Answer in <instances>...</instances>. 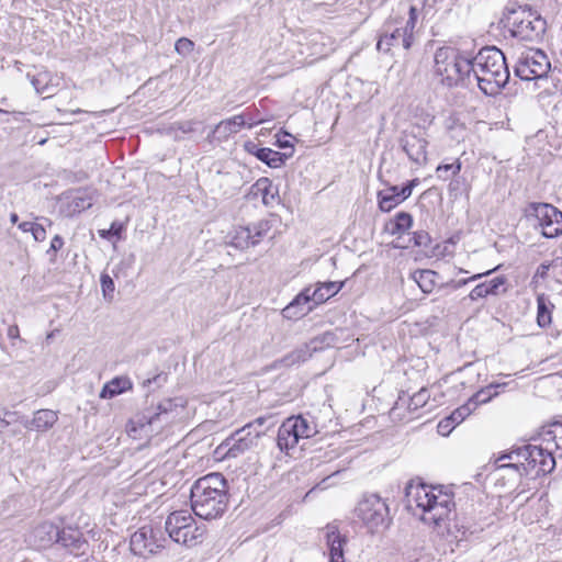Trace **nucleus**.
<instances>
[{
	"instance_id": "obj_1",
	"label": "nucleus",
	"mask_w": 562,
	"mask_h": 562,
	"mask_svg": "<svg viewBox=\"0 0 562 562\" xmlns=\"http://www.w3.org/2000/svg\"><path fill=\"white\" fill-rule=\"evenodd\" d=\"M408 502H414L416 507L423 510L422 520L425 524L432 525L435 530L447 537H452L457 542L465 539L467 529L464 527L459 528L457 524L453 527L457 533L452 531L450 526V515L453 505L452 497L449 494H442L441 492L437 495L434 488L425 484L417 486H408L406 491Z\"/></svg>"
},
{
	"instance_id": "obj_2",
	"label": "nucleus",
	"mask_w": 562,
	"mask_h": 562,
	"mask_svg": "<svg viewBox=\"0 0 562 562\" xmlns=\"http://www.w3.org/2000/svg\"><path fill=\"white\" fill-rule=\"evenodd\" d=\"M471 80L486 95H496L508 83L509 69L504 53L496 46H485L471 57Z\"/></svg>"
},
{
	"instance_id": "obj_3",
	"label": "nucleus",
	"mask_w": 562,
	"mask_h": 562,
	"mask_svg": "<svg viewBox=\"0 0 562 562\" xmlns=\"http://www.w3.org/2000/svg\"><path fill=\"white\" fill-rule=\"evenodd\" d=\"M191 508L202 519L221 517L227 508V482L221 473H211L194 482L190 491Z\"/></svg>"
},
{
	"instance_id": "obj_4",
	"label": "nucleus",
	"mask_w": 562,
	"mask_h": 562,
	"mask_svg": "<svg viewBox=\"0 0 562 562\" xmlns=\"http://www.w3.org/2000/svg\"><path fill=\"white\" fill-rule=\"evenodd\" d=\"M435 76L440 82L448 87H468L471 83V57L462 54L460 50L442 46L435 53Z\"/></svg>"
},
{
	"instance_id": "obj_5",
	"label": "nucleus",
	"mask_w": 562,
	"mask_h": 562,
	"mask_svg": "<svg viewBox=\"0 0 562 562\" xmlns=\"http://www.w3.org/2000/svg\"><path fill=\"white\" fill-rule=\"evenodd\" d=\"M165 530L169 538L184 546H193L200 542L205 532V526H198L195 519L188 510H175L165 521Z\"/></svg>"
},
{
	"instance_id": "obj_6",
	"label": "nucleus",
	"mask_w": 562,
	"mask_h": 562,
	"mask_svg": "<svg viewBox=\"0 0 562 562\" xmlns=\"http://www.w3.org/2000/svg\"><path fill=\"white\" fill-rule=\"evenodd\" d=\"M507 22L510 36L519 42L537 43L547 30L546 20L531 11H512Z\"/></svg>"
},
{
	"instance_id": "obj_7",
	"label": "nucleus",
	"mask_w": 562,
	"mask_h": 562,
	"mask_svg": "<svg viewBox=\"0 0 562 562\" xmlns=\"http://www.w3.org/2000/svg\"><path fill=\"white\" fill-rule=\"evenodd\" d=\"M389 514V506L385 501L374 493L363 495L356 508L357 517L371 532L379 530L381 527H387L390 522Z\"/></svg>"
},
{
	"instance_id": "obj_8",
	"label": "nucleus",
	"mask_w": 562,
	"mask_h": 562,
	"mask_svg": "<svg viewBox=\"0 0 562 562\" xmlns=\"http://www.w3.org/2000/svg\"><path fill=\"white\" fill-rule=\"evenodd\" d=\"M550 69V60L543 50L528 48L517 57L514 74L521 80L531 81L544 78Z\"/></svg>"
},
{
	"instance_id": "obj_9",
	"label": "nucleus",
	"mask_w": 562,
	"mask_h": 562,
	"mask_svg": "<svg viewBox=\"0 0 562 562\" xmlns=\"http://www.w3.org/2000/svg\"><path fill=\"white\" fill-rule=\"evenodd\" d=\"M521 475L537 479L551 473L555 467V457L541 445H526V459L522 463Z\"/></svg>"
},
{
	"instance_id": "obj_10",
	"label": "nucleus",
	"mask_w": 562,
	"mask_h": 562,
	"mask_svg": "<svg viewBox=\"0 0 562 562\" xmlns=\"http://www.w3.org/2000/svg\"><path fill=\"white\" fill-rule=\"evenodd\" d=\"M166 542L167 538L159 528L143 526L131 536L130 547L133 554L147 558L157 554Z\"/></svg>"
},
{
	"instance_id": "obj_11",
	"label": "nucleus",
	"mask_w": 562,
	"mask_h": 562,
	"mask_svg": "<svg viewBox=\"0 0 562 562\" xmlns=\"http://www.w3.org/2000/svg\"><path fill=\"white\" fill-rule=\"evenodd\" d=\"M261 435H263V430L252 432L251 425H245L224 441V446L227 447L226 457L237 458L243 454L257 445Z\"/></svg>"
},
{
	"instance_id": "obj_12",
	"label": "nucleus",
	"mask_w": 562,
	"mask_h": 562,
	"mask_svg": "<svg viewBox=\"0 0 562 562\" xmlns=\"http://www.w3.org/2000/svg\"><path fill=\"white\" fill-rule=\"evenodd\" d=\"M334 340V335L331 333H325L317 337L311 339L304 346L293 350L282 358V363L284 366H293L301 362H305L308 360L313 352L324 349L325 347L330 346Z\"/></svg>"
},
{
	"instance_id": "obj_13",
	"label": "nucleus",
	"mask_w": 562,
	"mask_h": 562,
	"mask_svg": "<svg viewBox=\"0 0 562 562\" xmlns=\"http://www.w3.org/2000/svg\"><path fill=\"white\" fill-rule=\"evenodd\" d=\"M412 225L413 218L409 213H396L384 224L383 233L396 237L392 241L394 248L408 249L409 243H406V239Z\"/></svg>"
},
{
	"instance_id": "obj_14",
	"label": "nucleus",
	"mask_w": 562,
	"mask_h": 562,
	"mask_svg": "<svg viewBox=\"0 0 562 562\" xmlns=\"http://www.w3.org/2000/svg\"><path fill=\"white\" fill-rule=\"evenodd\" d=\"M400 146L413 164L417 166L427 164L428 142L423 136L413 132H404L400 138Z\"/></svg>"
},
{
	"instance_id": "obj_15",
	"label": "nucleus",
	"mask_w": 562,
	"mask_h": 562,
	"mask_svg": "<svg viewBox=\"0 0 562 562\" xmlns=\"http://www.w3.org/2000/svg\"><path fill=\"white\" fill-rule=\"evenodd\" d=\"M418 183V179H413L402 187L391 186L381 190L378 194L380 211H392L412 194L414 187Z\"/></svg>"
},
{
	"instance_id": "obj_16",
	"label": "nucleus",
	"mask_w": 562,
	"mask_h": 562,
	"mask_svg": "<svg viewBox=\"0 0 562 562\" xmlns=\"http://www.w3.org/2000/svg\"><path fill=\"white\" fill-rule=\"evenodd\" d=\"M244 147L247 153L254 155L270 168L283 166L285 161L292 157V153H280L268 147H259L258 144L254 142H246Z\"/></svg>"
},
{
	"instance_id": "obj_17",
	"label": "nucleus",
	"mask_w": 562,
	"mask_h": 562,
	"mask_svg": "<svg viewBox=\"0 0 562 562\" xmlns=\"http://www.w3.org/2000/svg\"><path fill=\"white\" fill-rule=\"evenodd\" d=\"M74 555L85 554L88 542L80 530L74 528L59 529L57 542Z\"/></svg>"
},
{
	"instance_id": "obj_18",
	"label": "nucleus",
	"mask_w": 562,
	"mask_h": 562,
	"mask_svg": "<svg viewBox=\"0 0 562 562\" xmlns=\"http://www.w3.org/2000/svg\"><path fill=\"white\" fill-rule=\"evenodd\" d=\"M63 202L68 211H87L93 205V192L87 188L66 192Z\"/></svg>"
},
{
	"instance_id": "obj_19",
	"label": "nucleus",
	"mask_w": 562,
	"mask_h": 562,
	"mask_svg": "<svg viewBox=\"0 0 562 562\" xmlns=\"http://www.w3.org/2000/svg\"><path fill=\"white\" fill-rule=\"evenodd\" d=\"M59 528L50 521L38 524L31 532V541L38 548H48L57 542Z\"/></svg>"
},
{
	"instance_id": "obj_20",
	"label": "nucleus",
	"mask_w": 562,
	"mask_h": 562,
	"mask_svg": "<svg viewBox=\"0 0 562 562\" xmlns=\"http://www.w3.org/2000/svg\"><path fill=\"white\" fill-rule=\"evenodd\" d=\"M246 126V114H237L229 119L222 120L207 135V138L214 137L217 134L220 140L227 139L231 135L238 133Z\"/></svg>"
},
{
	"instance_id": "obj_21",
	"label": "nucleus",
	"mask_w": 562,
	"mask_h": 562,
	"mask_svg": "<svg viewBox=\"0 0 562 562\" xmlns=\"http://www.w3.org/2000/svg\"><path fill=\"white\" fill-rule=\"evenodd\" d=\"M525 459L526 445L513 448L510 451L503 453L498 457L496 463L499 470H513L519 477H522L521 468L524 467L522 463H525Z\"/></svg>"
},
{
	"instance_id": "obj_22",
	"label": "nucleus",
	"mask_w": 562,
	"mask_h": 562,
	"mask_svg": "<svg viewBox=\"0 0 562 562\" xmlns=\"http://www.w3.org/2000/svg\"><path fill=\"white\" fill-rule=\"evenodd\" d=\"M297 429L293 424V417H288L279 427L277 445L281 451L289 452L300 442Z\"/></svg>"
},
{
	"instance_id": "obj_23",
	"label": "nucleus",
	"mask_w": 562,
	"mask_h": 562,
	"mask_svg": "<svg viewBox=\"0 0 562 562\" xmlns=\"http://www.w3.org/2000/svg\"><path fill=\"white\" fill-rule=\"evenodd\" d=\"M326 541L329 548L330 562H345L344 546L347 540L341 536L336 526L328 525L326 527Z\"/></svg>"
},
{
	"instance_id": "obj_24",
	"label": "nucleus",
	"mask_w": 562,
	"mask_h": 562,
	"mask_svg": "<svg viewBox=\"0 0 562 562\" xmlns=\"http://www.w3.org/2000/svg\"><path fill=\"white\" fill-rule=\"evenodd\" d=\"M541 441L555 458H562V423H554L544 429Z\"/></svg>"
},
{
	"instance_id": "obj_25",
	"label": "nucleus",
	"mask_w": 562,
	"mask_h": 562,
	"mask_svg": "<svg viewBox=\"0 0 562 562\" xmlns=\"http://www.w3.org/2000/svg\"><path fill=\"white\" fill-rule=\"evenodd\" d=\"M555 304L552 297L546 293L537 295V325L540 328H549L553 321Z\"/></svg>"
},
{
	"instance_id": "obj_26",
	"label": "nucleus",
	"mask_w": 562,
	"mask_h": 562,
	"mask_svg": "<svg viewBox=\"0 0 562 562\" xmlns=\"http://www.w3.org/2000/svg\"><path fill=\"white\" fill-rule=\"evenodd\" d=\"M542 216L536 217L539 221L541 233L547 238H553L562 234V213H541Z\"/></svg>"
},
{
	"instance_id": "obj_27",
	"label": "nucleus",
	"mask_w": 562,
	"mask_h": 562,
	"mask_svg": "<svg viewBox=\"0 0 562 562\" xmlns=\"http://www.w3.org/2000/svg\"><path fill=\"white\" fill-rule=\"evenodd\" d=\"M312 292L313 291H311L310 288L304 289L288 306L283 308L284 317H301L305 315L306 312L311 311V306L304 308L302 305H306L313 301Z\"/></svg>"
},
{
	"instance_id": "obj_28",
	"label": "nucleus",
	"mask_w": 562,
	"mask_h": 562,
	"mask_svg": "<svg viewBox=\"0 0 562 562\" xmlns=\"http://www.w3.org/2000/svg\"><path fill=\"white\" fill-rule=\"evenodd\" d=\"M132 389V382L126 376H116L105 383L100 392L101 398H112Z\"/></svg>"
},
{
	"instance_id": "obj_29",
	"label": "nucleus",
	"mask_w": 562,
	"mask_h": 562,
	"mask_svg": "<svg viewBox=\"0 0 562 562\" xmlns=\"http://www.w3.org/2000/svg\"><path fill=\"white\" fill-rule=\"evenodd\" d=\"M503 383H491L485 387L479 390L475 394H473L468 402L470 405L476 409L480 405L488 403L493 397L498 395V389L505 386Z\"/></svg>"
},
{
	"instance_id": "obj_30",
	"label": "nucleus",
	"mask_w": 562,
	"mask_h": 562,
	"mask_svg": "<svg viewBox=\"0 0 562 562\" xmlns=\"http://www.w3.org/2000/svg\"><path fill=\"white\" fill-rule=\"evenodd\" d=\"M438 273L429 269H419L412 273V279L424 293H431L436 285Z\"/></svg>"
},
{
	"instance_id": "obj_31",
	"label": "nucleus",
	"mask_w": 562,
	"mask_h": 562,
	"mask_svg": "<svg viewBox=\"0 0 562 562\" xmlns=\"http://www.w3.org/2000/svg\"><path fill=\"white\" fill-rule=\"evenodd\" d=\"M270 228L271 225L268 221H261L252 226H246V249L258 245Z\"/></svg>"
},
{
	"instance_id": "obj_32",
	"label": "nucleus",
	"mask_w": 562,
	"mask_h": 562,
	"mask_svg": "<svg viewBox=\"0 0 562 562\" xmlns=\"http://www.w3.org/2000/svg\"><path fill=\"white\" fill-rule=\"evenodd\" d=\"M342 282L328 281L321 284L312 292L313 302L321 304L326 302L328 299L337 294L342 288Z\"/></svg>"
},
{
	"instance_id": "obj_33",
	"label": "nucleus",
	"mask_w": 562,
	"mask_h": 562,
	"mask_svg": "<svg viewBox=\"0 0 562 562\" xmlns=\"http://www.w3.org/2000/svg\"><path fill=\"white\" fill-rule=\"evenodd\" d=\"M57 413L52 409H40L34 414L32 426L37 431H46L57 422Z\"/></svg>"
},
{
	"instance_id": "obj_34",
	"label": "nucleus",
	"mask_w": 562,
	"mask_h": 562,
	"mask_svg": "<svg viewBox=\"0 0 562 562\" xmlns=\"http://www.w3.org/2000/svg\"><path fill=\"white\" fill-rule=\"evenodd\" d=\"M417 22V10L415 7L409 8V16L405 23V26L400 29L398 32L402 36V46L405 49H409L413 44V34Z\"/></svg>"
},
{
	"instance_id": "obj_35",
	"label": "nucleus",
	"mask_w": 562,
	"mask_h": 562,
	"mask_svg": "<svg viewBox=\"0 0 562 562\" xmlns=\"http://www.w3.org/2000/svg\"><path fill=\"white\" fill-rule=\"evenodd\" d=\"M173 406L175 404L172 400L162 401L161 403L158 404L157 412L153 413L148 411L147 413L143 414L140 425L144 426L143 422H145L148 425L155 424L157 420L160 419L161 416H167L170 412H172Z\"/></svg>"
},
{
	"instance_id": "obj_36",
	"label": "nucleus",
	"mask_w": 562,
	"mask_h": 562,
	"mask_svg": "<svg viewBox=\"0 0 562 562\" xmlns=\"http://www.w3.org/2000/svg\"><path fill=\"white\" fill-rule=\"evenodd\" d=\"M300 439H308L317 434L316 425L302 415L292 416Z\"/></svg>"
},
{
	"instance_id": "obj_37",
	"label": "nucleus",
	"mask_w": 562,
	"mask_h": 562,
	"mask_svg": "<svg viewBox=\"0 0 562 562\" xmlns=\"http://www.w3.org/2000/svg\"><path fill=\"white\" fill-rule=\"evenodd\" d=\"M461 167H462V164L459 159H456L451 164H440L436 168V176L438 179L447 181L452 176H457L461 171Z\"/></svg>"
},
{
	"instance_id": "obj_38",
	"label": "nucleus",
	"mask_w": 562,
	"mask_h": 562,
	"mask_svg": "<svg viewBox=\"0 0 562 562\" xmlns=\"http://www.w3.org/2000/svg\"><path fill=\"white\" fill-rule=\"evenodd\" d=\"M402 45V36L397 29L392 33L381 36L378 41L376 48L387 53L391 46Z\"/></svg>"
},
{
	"instance_id": "obj_39",
	"label": "nucleus",
	"mask_w": 562,
	"mask_h": 562,
	"mask_svg": "<svg viewBox=\"0 0 562 562\" xmlns=\"http://www.w3.org/2000/svg\"><path fill=\"white\" fill-rule=\"evenodd\" d=\"M406 243H409V248L412 246L416 247H428L430 243V236L427 232L419 231L414 232L413 234H407Z\"/></svg>"
},
{
	"instance_id": "obj_40",
	"label": "nucleus",
	"mask_w": 562,
	"mask_h": 562,
	"mask_svg": "<svg viewBox=\"0 0 562 562\" xmlns=\"http://www.w3.org/2000/svg\"><path fill=\"white\" fill-rule=\"evenodd\" d=\"M475 409L470 405L469 402L456 408L449 416V419L454 423V425H459L462 423L469 415L472 414Z\"/></svg>"
},
{
	"instance_id": "obj_41",
	"label": "nucleus",
	"mask_w": 562,
	"mask_h": 562,
	"mask_svg": "<svg viewBox=\"0 0 562 562\" xmlns=\"http://www.w3.org/2000/svg\"><path fill=\"white\" fill-rule=\"evenodd\" d=\"M428 400H429V392L427 389L423 387L411 397L408 408L412 411H416L419 407L425 406L427 404Z\"/></svg>"
},
{
	"instance_id": "obj_42",
	"label": "nucleus",
	"mask_w": 562,
	"mask_h": 562,
	"mask_svg": "<svg viewBox=\"0 0 562 562\" xmlns=\"http://www.w3.org/2000/svg\"><path fill=\"white\" fill-rule=\"evenodd\" d=\"M100 282L104 297L106 300H112L115 290L113 279L108 273H102L100 277Z\"/></svg>"
},
{
	"instance_id": "obj_43",
	"label": "nucleus",
	"mask_w": 562,
	"mask_h": 562,
	"mask_svg": "<svg viewBox=\"0 0 562 562\" xmlns=\"http://www.w3.org/2000/svg\"><path fill=\"white\" fill-rule=\"evenodd\" d=\"M193 48L194 43L187 37H180L175 44V50L181 56L190 55Z\"/></svg>"
},
{
	"instance_id": "obj_44",
	"label": "nucleus",
	"mask_w": 562,
	"mask_h": 562,
	"mask_svg": "<svg viewBox=\"0 0 562 562\" xmlns=\"http://www.w3.org/2000/svg\"><path fill=\"white\" fill-rule=\"evenodd\" d=\"M506 278L503 276L495 277L490 281H485L484 284L490 293V295L499 294V289L505 284Z\"/></svg>"
},
{
	"instance_id": "obj_45",
	"label": "nucleus",
	"mask_w": 562,
	"mask_h": 562,
	"mask_svg": "<svg viewBox=\"0 0 562 562\" xmlns=\"http://www.w3.org/2000/svg\"><path fill=\"white\" fill-rule=\"evenodd\" d=\"M279 198L277 195V191H272L271 186L262 189V203L265 206H273L274 202H278Z\"/></svg>"
},
{
	"instance_id": "obj_46",
	"label": "nucleus",
	"mask_w": 562,
	"mask_h": 562,
	"mask_svg": "<svg viewBox=\"0 0 562 562\" xmlns=\"http://www.w3.org/2000/svg\"><path fill=\"white\" fill-rule=\"evenodd\" d=\"M488 273H491V271L486 272V274H488ZM483 276H485V273H477L471 278L461 279L458 281L451 280V281L447 282L446 284H443L442 286H450V288L457 290V289L462 288L463 285L468 284L470 281L477 280V279L482 278Z\"/></svg>"
},
{
	"instance_id": "obj_47",
	"label": "nucleus",
	"mask_w": 562,
	"mask_h": 562,
	"mask_svg": "<svg viewBox=\"0 0 562 562\" xmlns=\"http://www.w3.org/2000/svg\"><path fill=\"white\" fill-rule=\"evenodd\" d=\"M487 295H490L487 289H486V285L484 284V282L477 284L469 294V299L471 301H476L479 299H483V297H486Z\"/></svg>"
},
{
	"instance_id": "obj_48",
	"label": "nucleus",
	"mask_w": 562,
	"mask_h": 562,
	"mask_svg": "<svg viewBox=\"0 0 562 562\" xmlns=\"http://www.w3.org/2000/svg\"><path fill=\"white\" fill-rule=\"evenodd\" d=\"M46 77V74H40L38 76L33 77L32 79V85L38 93H44L48 91V86L45 82Z\"/></svg>"
},
{
	"instance_id": "obj_49",
	"label": "nucleus",
	"mask_w": 562,
	"mask_h": 562,
	"mask_svg": "<svg viewBox=\"0 0 562 562\" xmlns=\"http://www.w3.org/2000/svg\"><path fill=\"white\" fill-rule=\"evenodd\" d=\"M232 243L237 248H246V227H241L236 232Z\"/></svg>"
},
{
	"instance_id": "obj_50",
	"label": "nucleus",
	"mask_w": 562,
	"mask_h": 562,
	"mask_svg": "<svg viewBox=\"0 0 562 562\" xmlns=\"http://www.w3.org/2000/svg\"><path fill=\"white\" fill-rule=\"evenodd\" d=\"M454 423H452L451 419H449V416L443 418L438 424V432L441 435H449L451 430L454 428Z\"/></svg>"
},
{
	"instance_id": "obj_51",
	"label": "nucleus",
	"mask_w": 562,
	"mask_h": 562,
	"mask_svg": "<svg viewBox=\"0 0 562 562\" xmlns=\"http://www.w3.org/2000/svg\"><path fill=\"white\" fill-rule=\"evenodd\" d=\"M167 379H168V375L166 373L161 372L159 374H156L151 379H147L144 382V385L149 386L151 384H156L157 386H161L162 384H165L167 382Z\"/></svg>"
},
{
	"instance_id": "obj_52",
	"label": "nucleus",
	"mask_w": 562,
	"mask_h": 562,
	"mask_svg": "<svg viewBox=\"0 0 562 562\" xmlns=\"http://www.w3.org/2000/svg\"><path fill=\"white\" fill-rule=\"evenodd\" d=\"M31 233L36 241H42L46 238V231L41 224L35 223Z\"/></svg>"
},
{
	"instance_id": "obj_53",
	"label": "nucleus",
	"mask_w": 562,
	"mask_h": 562,
	"mask_svg": "<svg viewBox=\"0 0 562 562\" xmlns=\"http://www.w3.org/2000/svg\"><path fill=\"white\" fill-rule=\"evenodd\" d=\"M270 419V417H258L254 422L249 423L251 425V431L256 432V430H263L262 426Z\"/></svg>"
},
{
	"instance_id": "obj_54",
	"label": "nucleus",
	"mask_w": 562,
	"mask_h": 562,
	"mask_svg": "<svg viewBox=\"0 0 562 562\" xmlns=\"http://www.w3.org/2000/svg\"><path fill=\"white\" fill-rule=\"evenodd\" d=\"M246 126L247 128H252L254 126L260 124L262 119L254 116L251 113L246 112Z\"/></svg>"
},
{
	"instance_id": "obj_55",
	"label": "nucleus",
	"mask_w": 562,
	"mask_h": 562,
	"mask_svg": "<svg viewBox=\"0 0 562 562\" xmlns=\"http://www.w3.org/2000/svg\"><path fill=\"white\" fill-rule=\"evenodd\" d=\"M276 145L280 148H283V149H286L289 148L290 151L289 153H294V146L293 144L289 140V139H285L284 137L281 138V137H278L277 142H276Z\"/></svg>"
},
{
	"instance_id": "obj_56",
	"label": "nucleus",
	"mask_w": 562,
	"mask_h": 562,
	"mask_svg": "<svg viewBox=\"0 0 562 562\" xmlns=\"http://www.w3.org/2000/svg\"><path fill=\"white\" fill-rule=\"evenodd\" d=\"M111 233L114 237L120 238L121 233L124 229V224L119 222H113L110 226Z\"/></svg>"
},
{
	"instance_id": "obj_57",
	"label": "nucleus",
	"mask_w": 562,
	"mask_h": 562,
	"mask_svg": "<svg viewBox=\"0 0 562 562\" xmlns=\"http://www.w3.org/2000/svg\"><path fill=\"white\" fill-rule=\"evenodd\" d=\"M200 122H196V121H192V122H184V123H181L179 128L183 132V133H190V132H194L195 131V126L199 125Z\"/></svg>"
},
{
	"instance_id": "obj_58",
	"label": "nucleus",
	"mask_w": 562,
	"mask_h": 562,
	"mask_svg": "<svg viewBox=\"0 0 562 562\" xmlns=\"http://www.w3.org/2000/svg\"><path fill=\"white\" fill-rule=\"evenodd\" d=\"M63 246H64V239L59 235H55L50 241V249L54 251H57Z\"/></svg>"
},
{
	"instance_id": "obj_59",
	"label": "nucleus",
	"mask_w": 562,
	"mask_h": 562,
	"mask_svg": "<svg viewBox=\"0 0 562 562\" xmlns=\"http://www.w3.org/2000/svg\"><path fill=\"white\" fill-rule=\"evenodd\" d=\"M19 336H20V330L16 325H12L8 328V337L9 338L15 339V338H19Z\"/></svg>"
},
{
	"instance_id": "obj_60",
	"label": "nucleus",
	"mask_w": 562,
	"mask_h": 562,
	"mask_svg": "<svg viewBox=\"0 0 562 562\" xmlns=\"http://www.w3.org/2000/svg\"><path fill=\"white\" fill-rule=\"evenodd\" d=\"M34 225V222H22L19 224V228L23 232H31Z\"/></svg>"
},
{
	"instance_id": "obj_61",
	"label": "nucleus",
	"mask_w": 562,
	"mask_h": 562,
	"mask_svg": "<svg viewBox=\"0 0 562 562\" xmlns=\"http://www.w3.org/2000/svg\"><path fill=\"white\" fill-rule=\"evenodd\" d=\"M538 206L550 207L551 211H554V212L559 211L555 206L548 204V203H539V204L532 203L531 204V207L533 209V211H538Z\"/></svg>"
},
{
	"instance_id": "obj_62",
	"label": "nucleus",
	"mask_w": 562,
	"mask_h": 562,
	"mask_svg": "<svg viewBox=\"0 0 562 562\" xmlns=\"http://www.w3.org/2000/svg\"><path fill=\"white\" fill-rule=\"evenodd\" d=\"M99 235L101 238H105V239H112L114 236L112 235L111 233V229H100L99 231Z\"/></svg>"
},
{
	"instance_id": "obj_63",
	"label": "nucleus",
	"mask_w": 562,
	"mask_h": 562,
	"mask_svg": "<svg viewBox=\"0 0 562 562\" xmlns=\"http://www.w3.org/2000/svg\"><path fill=\"white\" fill-rule=\"evenodd\" d=\"M10 424V420L2 418V416L0 415V432H2Z\"/></svg>"
},
{
	"instance_id": "obj_64",
	"label": "nucleus",
	"mask_w": 562,
	"mask_h": 562,
	"mask_svg": "<svg viewBox=\"0 0 562 562\" xmlns=\"http://www.w3.org/2000/svg\"><path fill=\"white\" fill-rule=\"evenodd\" d=\"M13 416H15V413H13V412H9V411H5V412H4V415H3V417H2V418H5V419H8V420L12 422V417H13Z\"/></svg>"
}]
</instances>
